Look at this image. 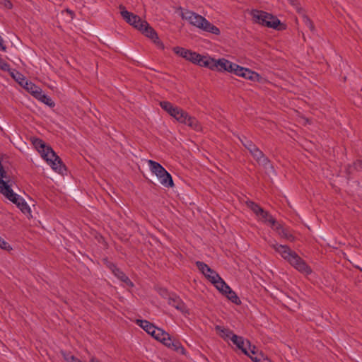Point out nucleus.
<instances>
[{
	"mask_svg": "<svg viewBox=\"0 0 362 362\" xmlns=\"http://www.w3.org/2000/svg\"><path fill=\"white\" fill-rule=\"evenodd\" d=\"M269 245L298 272L305 274H311V268L296 252L292 251L288 246L279 245L276 241L270 243Z\"/></svg>",
	"mask_w": 362,
	"mask_h": 362,
	"instance_id": "1",
	"label": "nucleus"
},
{
	"mask_svg": "<svg viewBox=\"0 0 362 362\" xmlns=\"http://www.w3.org/2000/svg\"><path fill=\"white\" fill-rule=\"evenodd\" d=\"M181 16L182 19L188 21L191 25L200 28L204 31L209 32L217 35L220 34L219 28L211 23L208 20H206L201 15L187 10L185 12L182 13Z\"/></svg>",
	"mask_w": 362,
	"mask_h": 362,
	"instance_id": "2",
	"label": "nucleus"
},
{
	"mask_svg": "<svg viewBox=\"0 0 362 362\" xmlns=\"http://www.w3.org/2000/svg\"><path fill=\"white\" fill-rule=\"evenodd\" d=\"M251 15L255 23H259L263 26L274 28L278 30L284 29V26H283V28L279 27L281 25V23L277 17L267 12L259 10H252Z\"/></svg>",
	"mask_w": 362,
	"mask_h": 362,
	"instance_id": "3",
	"label": "nucleus"
},
{
	"mask_svg": "<svg viewBox=\"0 0 362 362\" xmlns=\"http://www.w3.org/2000/svg\"><path fill=\"white\" fill-rule=\"evenodd\" d=\"M147 163L151 173L156 175L163 186L166 187L174 186L172 176L159 163L152 160H148Z\"/></svg>",
	"mask_w": 362,
	"mask_h": 362,
	"instance_id": "4",
	"label": "nucleus"
},
{
	"mask_svg": "<svg viewBox=\"0 0 362 362\" xmlns=\"http://www.w3.org/2000/svg\"><path fill=\"white\" fill-rule=\"evenodd\" d=\"M138 30L145 36L151 39L158 48L164 49V45L159 40L157 33L151 26H150L147 21H144L140 23Z\"/></svg>",
	"mask_w": 362,
	"mask_h": 362,
	"instance_id": "5",
	"label": "nucleus"
},
{
	"mask_svg": "<svg viewBox=\"0 0 362 362\" xmlns=\"http://www.w3.org/2000/svg\"><path fill=\"white\" fill-rule=\"evenodd\" d=\"M44 159L50 162L51 166L56 172L63 174L66 170V166L63 164L62 159L55 153L52 148H47Z\"/></svg>",
	"mask_w": 362,
	"mask_h": 362,
	"instance_id": "6",
	"label": "nucleus"
},
{
	"mask_svg": "<svg viewBox=\"0 0 362 362\" xmlns=\"http://www.w3.org/2000/svg\"><path fill=\"white\" fill-rule=\"evenodd\" d=\"M119 8L120 10V14L125 21L135 28L139 29V24L144 20H142L139 16L127 11L124 6L122 4L119 6Z\"/></svg>",
	"mask_w": 362,
	"mask_h": 362,
	"instance_id": "7",
	"label": "nucleus"
},
{
	"mask_svg": "<svg viewBox=\"0 0 362 362\" xmlns=\"http://www.w3.org/2000/svg\"><path fill=\"white\" fill-rule=\"evenodd\" d=\"M182 115L180 117L179 122L185 124L195 131H201L202 126L194 117L190 116L186 111H183Z\"/></svg>",
	"mask_w": 362,
	"mask_h": 362,
	"instance_id": "8",
	"label": "nucleus"
},
{
	"mask_svg": "<svg viewBox=\"0 0 362 362\" xmlns=\"http://www.w3.org/2000/svg\"><path fill=\"white\" fill-rule=\"evenodd\" d=\"M160 106L166 111L170 116L174 117L177 121L179 120L180 117L182 116L183 110L179 107L174 106L171 103L168 101L160 102Z\"/></svg>",
	"mask_w": 362,
	"mask_h": 362,
	"instance_id": "9",
	"label": "nucleus"
},
{
	"mask_svg": "<svg viewBox=\"0 0 362 362\" xmlns=\"http://www.w3.org/2000/svg\"><path fill=\"white\" fill-rule=\"evenodd\" d=\"M173 50L176 54L192 62L193 64H195L197 58L199 57V54L183 47H175Z\"/></svg>",
	"mask_w": 362,
	"mask_h": 362,
	"instance_id": "10",
	"label": "nucleus"
},
{
	"mask_svg": "<svg viewBox=\"0 0 362 362\" xmlns=\"http://www.w3.org/2000/svg\"><path fill=\"white\" fill-rule=\"evenodd\" d=\"M168 303L182 313H188V309L182 299L175 293L169 296Z\"/></svg>",
	"mask_w": 362,
	"mask_h": 362,
	"instance_id": "11",
	"label": "nucleus"
},
{
	"mask_svg": "<svg viewBox=\"0 0 362 362\" xmlns=\"http://www.w3.org/2000/svg\"><path fill=\"white\" fill-rule=\"evenodd\" d=\"M109 269L112 271L114 275L119 279L121 281L124 282L127 286L129 287H133L134 284L129 279V278L120 269H119L115 264L109 263L108 264Z\"/></svg>",
	"mask_w": 362,
	"mask_h": 362,
	"instance_id": "12",
	"label": "nucleus"
},
{
	"mask_svg": "<svg viewBox=\"0 0 362 362\" xmlns=\"http://www.w3.org/2000/svg\"><path fill=\"white\" fill-rule=\"evenodd\" d=\"M235 75L252 81H258L259 78V75L257 72L240 66L236 69Z\"/></svg>",
	"mask_w": 362,
	"mask_h": 362,
	"instance_id": "13",
	"label": "nucleus"
},
{
	"mask_svg": "<svg viewBox=\"0 0 362 362\" xmlns=\"http://www.w3.org/2000/svg\"><path fill=\"white\" fill-rule=\"evenodd\" d=\"M0 193L13 203H16L20 199V196L13 192L9 183L0 185Z\"/></svg>",
	"mask_w": 362,
	"mask_h": 362,
	"instance_id": "14",
	"label": "nucleus"
},
{
	"mask_svg": "<svg viewBox=\"0 0 362 362\" xmlns=\"http://www.w3.org/2000/svg\"><path fill=\"white\" fill-rule=\"evenodd\" d=\"M254 159L258 163L259 165H262L264 168L267 169L272 167L270 160L264 154V153L257 147L256 150L251 153Z\"/></svg>",
	"mask_w": 362,
	"mask_h": 362,
	"instance_id": "15",
	"label": "nucleus"
},
{
	"mask_svg": "<svg viewBox=\"0 0 362 362\" xmlns=\"http://www.w3.org/2000/svg\"><path fill=\"white\" fill-rule=\"evenodd\" d=\"M194 64H197L203 67H206L211 70H214V67L216 66L214 59L209 57L202 56L201 54H199V57L197 58Z\"/></svg>",
	"mask_w": 362,
	"mask_h": 362,
	"instance_id": "16",
	"label": "nucleus"
},
{
	"mask_svg": "<svg viewBox=\"0 0 362 362\" xmlns=\"http://www.w3.org/2000/svg\"><path fill=\"white\" fill-rule=\"evenodd\" d=\"M230 340L233 343L236 345V346L242 351V352L245 355H249L248 350L247 349L246 341H245L244 338L240 336H238L234 334L232 336Z\"/></svg>",
	"mask_w": 362,
	"mask_h": 362,
	"instance_id": "17",
	"label": "nucleus"
},
{
	"mask_svg": "<svg viewBox=\"0 0 362 362\" xmlns=\"http://www.w3.org/2000/svg\"><path fill=\"white\" fill-rule=\"evenodd\" d=\"M32 142L43 158H45V155L47 153V148H52L50 146H46L45 142L39 138H33Z\"/></svg>",
	"mask_w": 362,
	"mask_h": 362,
	"instance_id": "18",
	"label": "nucleus"
},
{
	"mask_svg": "<svg viewBox=\"0 0 362 362\" xmlns=\"http://www.w3.org/2000/svg\"><path fill=\"white\" fill-rule=\"evenodd\" d=\"M136 324L151 336L153 334H155V329H156V327L150 322L146 320H137Z\"/></svg>",
	"mask_w": 362,
	"mask_h": 362,
	"instance_id": "19",
	"label": "nucleus"
},
{
	"mask_svg": "<svg viewBox=\"0 0 362 362\" xmlns=\"http://www.w3.org/2000/svg\"><path fill=\"white\" fill-rule=\"evenodd\" d=\"M215 329L218 333L219 336L224 339H231L232 336L234 335L232 330L220 325H216Z\"/></svg>",
	"mask_w": 362,
	"mask_h": 362,
	"instance_id": "20",
	"label": "nucleus"
},
{
	"mask_svg": "<svg viewBox=\"0 0 362 362\" xmlns=\"http://www.w3.org/2000/svg\"><path fill=\"white\" fill-rule=\"evenodd\" d=\"M35 98L50 107H53L55 105L54 101L51 99V98L45 95L42 92V89H40V90L38 92V93L37 94V95H35Z\"/></svg>",
	"mask_w": 362,
	"mask_h": 362,
	"instance_id": "21",
	"label": "nucleus"
},
{
	"mask_svg": "<svg viewBox=\"0 0 362 362\" xmlns=\"http://www.w3.org/2000/svg\"><path fill=\"white\" fill-rule=\"evenodd\" d=\"M10 76L18 82L21 86H23L24 82L27 80L26 78L18 71L14 69H10L8 71Z\"/></svg>",
	"mask_w": 362,
	"mask_h": 362,
	"instance_id": "22",
	"label": "nucleus"
},
{
	"mask_svg": "<svg viewBox=\"0 0 362 362\" xmlns=\"http://www.w3.org/2000/svg\"><path fill=\"white\" fill-rule=\"evenodd\" d=\"M22 87L23 88H25V90H27L34 97H35V95H37V94L41 89L38 86H37L35 84L33 83L32 82H30L28 80H26L24 82L23 86Z\"/></svg>",
	"mask_w": 362,
	"mask_h": 362,
	"instance_id": "23",
	"label": "nucleus"
},
{
	"mask_svg": "<svg viewBox=\"0 0 362 362\" xmlns=\"http://www.w3.org/2000/svg\"><path fill=\"white\" fill-rule=\"evenodd\" d=\"M212 284L223 294L225 293L227 289H229V286L226 284V282L220 277V276H218V277L216 278Z\"/></svg>",
	"mask_w": 362,
	"mask_h": 362,
	"instance_id": "24",
	"label": "nucleus"
},
{
	"mask_svg": "<svg viewBox=\"0 0 362 362\" xmlns=\"http://www.w3.org/2000/svg\"><path fill=\"white\" fill-rule=\"evenodd\" d=\"M259 218L265 223H269L271 224V226H275L276 225V220L272 215H270L267 211H264L263 209V212H260L259 216H258Z\"/></svg>",
	"mask_w": 362,
	"mask_h": 362,
	"instance_id": "25",
	"label": "nucleus"
},
{
	"mask_svg": "<svg viewBox=\"0 0 362 362\" xmlns=\"http://www.w3.org/2000/svg\"><path fill=\"white\" fill-rule=\"evenodd\" d=\"M240 140L244 147L249 151L250 154L252 153V152H254L257 148V146L252 141L247 139L245 136L240 139Z\"/></svg>",
	"mask_w": 362,
	"mask_h": 362,
	"instance_id": "26",
	"label": "nucleus"
},
{
	"mask_svg": "<svg viewBox=\"0 0 362 362\" xmlns=\"http://www.w3.org/2000/svg\"><path fill=\"white\" fill-rule=\"evenodd\" d=\"M224 295L233 303L236 305H240L241 301L238 296L236 295L235 292L233 291L230 287L229 289L225 292Z\"/></svg>",
	"mask_w": 362,
	"mask_h": 362,
	"instance_id": "27",
	"label": "nucleus"
},
{
	"mask_svg": "<svg viewBox=\"0 0 362 362\" xmlns=\"http://www.w3.org/2000/svg\"><path fill=\"white\" fill-rule=\"evenodd\" d=\"M170 349L182 355H186L185 349L183 347L180 341L177 339H175L173 342L171 343Z\"/></svg>",
	"mask_w": 362,
	"mask_h": 362,
	"instance_id": "28",
	"label": "nucleus"
},
{
	"mask_svg": "<svg viewBox=\"0 0 362 362\" xmlns=\"http://www.w3.org/2000/svg\"><path fill=\"white\" fill-rule=\"evenodd\" d=\"M14 204L23 214L30 213V206L21 196L20 199L17 200L16 203Z\"/></svg>",
	"mask_w": 362,
	"mask_h": 362,
	"instance_id": "29",
	"label": "nucleus"
},
{
	"mask_svg": "<svg viewBox=\"0 0 362 362\" xmlns=\"http://www.w3.org/2000/svg\"><path fill=\"white\" fill-rule=\"evenodd\" d=\"M246 205L257 216H259L260 212H263V208H262L259 204L255 203L254 202L248 201L246 202Z\"/></svg>",
	"mask_w": 362,
	"mask_h": 362,
	"instance_id": "30",
	"label": "nucleus"
},
{
	"mask_svg": "<svg viewBox=\"0 0 362 362\" xmlns=\"http://www.w3.org/2000/svg\"><path fill=\"white\" fill-rule=\"evenodd\" d=\"M215 64L216 66L214 67V70H218V71H225L226 66L228 64V60H227L224 58L219 59L218 60L215 59Z\"/></svg>",
	"mask_w": 362,
	"mask_h": 362,
	"instance_id": "31",
	"label": "nucleus"
},
{
	"mask_svg": "<svg viewBox=\"0 0 362 362\" xmlns=\"http://www.w3.org/2000/svg\"><path fill=\"white\" fill-rule=\"evenodd\" d=\"M196 265L199 270L204 275L207 272H211V269L204 262L197 261Z\"/></svg>",
	"mask_w": 362,
	"mask_h": 362,
	"instance_id": "32",
	"label": "nucleus"
},
{
	"mask_svg": "<svg viewBox=\"0 0 362 362\" xmlns=\"http://www.w3.org/2000/svg\"><path fill=\"white\" fill-rule=\"evenodd\" d=\"M166 332H165L163 329L158 328L156 327V329H155V334H152V337H153L156 340L159 341H162V338H165V336H167Z\"/></svg>",
	"mask_w": 362,
	"mask_h": 362,
	"instance_id": "33",
	"label": "nucleus"
},
{
	"mask_svg": "<svg viewBox=\"0 0 362 362\" xmlns=\"http://www.w3.org/2000/svg\"><path fill=\"white\" fill-rule=\"evenodd\" d=\"M279 235L288 240L293 241L294 240V237L292 234L290 233L287 228H284L281 231H279Z\"/></svg>",
	"mask_w": 362,
	"mask_h": 362,
	"instance_id": "34",
	"label": "nucleus"
},
{
	"mask_svg": "<svg viewBox=\"0 0 362 362\" xmlns=\"http://www.w3.org/2000/svg\"><path fill=\"white\" fill-rule=\"evenodd\" d=\"M238 68H239L238 64H236L235 63H233V62L228 61V64L226 66L225 71L230 72V73H233L235 74V71Z\"/></svg>",
	"mask_w": 362,
	"mask_h": 362,
	"instance_id": "35",
	"label": "nucleus"
},
{
	"mask_svg": "<svg viewBox=\"0 0 362 362\" xmlns=\"http://www.w3.org/2000/svg\"><path fill=\"white\" fill-rule=\"evenodd\" d=\"M165 337L164 338H162V343L165 346H167L168 348L170 349V346H171V343L173 342V341L175 339H173L170 334L168 333H167V336H165Z\"/></svg>",
	"mask_w": 362,
	"mask_h": 362,
	"instance_id": "36",
	"label": "nucleus"
},
{
	"mask_svg": "<svg viewBox=\"0 0 362 362\" xmlns=\"http://www.w3.org/2000/svg\"><path fill=\"white\" fill-rule=\"evenodd\" d=\"M303 21L305 26H307L310 31H313L315 29L313 21L307 16H304L303 17Z\"/></svg>",
	"mask_w": 362,
	"mask_h": 362,
	"instance_id": "37",
	"label": "nucleus"
},
{
	"mask_svg": "<svg viewBox=\"0 0 362 362\" xmlns=\"http://www.w3.org/2000/svg\"><path fill=\"white\" fill-rule=\"evenodd\" d=\"M10 182L11 180L6 171L0 173V185L10 183Z\"/></svg>",
	"mask_w": 362,
	"mask_h": 362,
	"instance_id": "38",
	"label": "nucleus"
},
{
	"mask_svg": "<svg viewBox=\"0 0 362 362\" xmlns=\"http://www.w3.org/2000/svg\"><path fill=\"white\" fill-rule=\"evenodd\" d=\"M204 276L211 282L213 283L216 278L218 277V274L211 269V272H207L204 274Z\"/></svg>",
	"mask_w": 362,
	"mask_h": 362,
	"instance_id": "39",
	"label": "nucleus"
},
{
	"mask_svg": "<svg viewBox=\"0 0 362 362\" xmlns=\"http://www.w3.org/2000/svg\"><path fill=\"white\" fill-rule=\"evenodd\" d=\"M246 344L248 347V352L252 356L256 355L257 353V347L255 345H252L249 340H246Z\"/></svg>",
	"mask_w": 362,
	"mask_h": 362,
	"instance_id": "40",
	"label": "nucleus"
},
{
	"mask_svg": "<svg viewBox=\"0 0 362 362\" xmlns=\"http://www.w3.org/2000/svg\"><path fill=\"white\" fill-rule=\"evenodd\" d=\"M10 69V65L0 57V69L4 71H8Z\"/></svg>",
	"mask_w": 362,
	"mask_h": 362,
	"instance_id": "41",
	"label": "nucleus"
},
{
	"mask_svg": "<svg viewBox=\"0 0 362 362\" xmlns=\"http://www.w3.org/2000/svg\"><path fill=\"white\" fill-rule=\"evenodd\" d=\"M0 247L1 249L9 250L11 249L10 245L0 237Z\"/></svg>",
	"mask_w": 362,
	"mask_h": 362,
	"instance_id": "42",
	"label": "nucleus"
},
{
	"mask_svg": "<svg viewBox=\"0 0 362 362\" xmlns=\"http://www.w3.org/2000/svg\"><path fill=\"white\" fill-rule=\"evenodd\" d=\"M272 227L278 233L279 231H281L282 229H284V227L281 224L276 221L275 226H272Z\"/></svg>",
	"mask_w": 362,
	"mask_h": 362,
	"instance_id": "43",
	"label": "nucleus"
},
{
	"mask_svg": "<svg viewBox=\"0 0 362 362\" xmlns=\"http://www.w3.org/2000/svg\"><path fill=\"white\" fill-rule=\"evenodd\" d=\"M247 356H249L252 361L254 362H260L261 360L262 359V357H259L258 356H256V355H251L250 353H249V355H247Z\"/></svg>",
	"mask_w": 362,
	"mask_h": 362,
	"instance_id": "44",
	"label": "nucleus"
},
{
	"mask_svg": "<svg viewBox=\"0 0 362 362\" xmlns=\"http://www.w3.org/2000/svg\"><path fill=\"white\" fill-rule=\"evenodd\" d=\"M4 5L8 8H12V4L9 0H4Z\"/></svg>",
	"mask_w": 362,
	"mask_h": 362,
	"instance_id": "45",
	"label": "nucleus"
},
{
	"mask_svg": "<svg viewBox=\"0 0 362 362\" xmlns=\"http://www.w3.org/2000/svg\"><path fill=\"white\" fill-rule=\"evenodd\" d=\"M260 362H272V361L270 360H269L268 358H262V359L261 360Z\"/></svg>",
	"mask_w": 362,
	"mask_h": 362,
	"instance_id": "46",
	"label": "nucleus"
},
{
	"mask_svg": "<svg viewBox=\"0 0 362 362\" xmlns=\"http://www.w3.org/2000/svg\"><path fill=\"white\" fill-rule=\"evenodd\" d=\"M292 5H295L296 0H288Z\"/></svg>",
	"mask_w": 362,
	"mask_h": 362,
	"instance_id": "47",
	"label": "nucleus"
},
{
	"mask_svg": "<svg viewBox=\"0 0 362 362\" xmlns=\"http://www.w3.org/2000/svg\"><path fill=\"white\" fill-rule=\"evenodd\" d=\"M360 164L362 166V160L359 161Z\"/></svg>",
	"mask_w": 362,
	"mask_h": 362,
	"instance_id": "48",
	"label": "nucleus"
}]
</instances>
